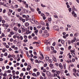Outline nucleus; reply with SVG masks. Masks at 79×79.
<instances>
[{
	"label": "nucleus",
	"mask_w": 79,
	"mask_h": 79,
	"mask_svg": "<svg viewBox=\"0 0 79 79\" xmlns=\"http://www.w3.org/2000/svg\"><path fill=\"white\" fill-rule=\"evenodd\" d=\"M37 76H39V75H40V72H37Z\"/></svg>",
	"instance_id": "nucleus-55"
},
{
	"label": "nucleus",
	"mask_w": 79,
	"mask_h": 79,
	"mask_svg": "<svg viewBox=\"0 0 79 79\" xmlns=\"http://www.w3.org/2000/svg\"><path fill=\"white\" fill-rule=\"evenodd\" d=\"M17 26L19 27H21V24L20 23H18Z\"/></svg>",
	"instance_id": "nucleus-57"
},
{
	"label": "nucleus",
	"mask_w": 79,
	"mask_h": 79,
	"mask_svg": "<svg viewBox=\"0 0 79 79\" xmlns=\"http://www.w3.org/2000/svg\"><path fill=\"white\" fill-rule=\"evenodd\" d=\"M11 72V70H8L7 71H5V73H10Z\"/></svg>",
	"instance_id": "nucleus-11"
},
{
	"label": "nucleus",
	"mask_w": 79,
	"mask_h": 79,
	"mask_svg": "<svg viewBox=\"0 0 79 79\" xmlns=\"http://www.w3.org/2000/svg\"><path fill=\"white\" fill-rule=\"evenodd\" d=\"M15 7L16 8H18V6L17 5H15Z\"/></svg>",
	"instance_id": "nucleus-42"
},
{
	"label": "nucleus",
	"mask_w": 79,
	"mask_h": 79,
	"mask_svg": "<svg viewBox=\"0 0 79 79\" xmlns=\"http://www.w3.org/2000/svg\"><path fill=\"white\" fill-rule=\"evenodd\" d=\"M16 35H17V38L18 39H20V40H23V36H20L19 37L20 35H18V33L16 34Z\"/></svg>",
	"instance_id": "nucleus-1"
},
{
	"label": "nucleus",
	"mask_w": 79,
	"mask_h": 79,
	"mask_svg": "<svg viewBox=\"0 0 79 79\" xmlns=\"http://www.w3.org/2000/svg\"><path fill=\"white\" fill-rule=\"evenodd\" d=\"M33 39L35 40H37V37H36V36L34 37L33 38Z\"/></svg>",
	"instance_id": "nucleus-43"
},
{
	"label": "nucleus",
	"mask_w": 79,
	"mask_h": 79,
	"mask_svg": "<svg viewBox=\"0 0 79 79\" xmlns=\"http://www.w3.org/2000/svg\"><path fill=\"white\" fill-rule=\"evenodd\" d=\"M70 53H69L68 54V55L69 56V58L71 59V58H72V56L71 55H70Z\"/></svg>",
	"instance_id": "nucleus-15"
},
{
	"label": "nucleus",
	"mask_w": 79,
	"mask_h": 79,
	"mask_svg": "<svg viewBox=\"0 0 79 79\" xmlns=\"http://www.w3.org/2000/svg\"><path fill=\"white\" fill-rule=\"evenodd\" d=\"M4 4V2L2 3V2H0V5H3Z\"/></svg>",
	"instance_id": "nucleus-52"
},
{
	"label": "nucleus",
	"mask_w": 79,
	"mask_h": 79,
	"mask_svg": "<svg viewBox=\"0 0 79 79\" xmlns=\"http://www.w3.org/2000/svg\"><path fill=\"white\" fill-rule=\"evenodd\" d=\"M22 22L23 23H24L25 22V19H22Z\"/></svg>",
	"instance_id": "nucleus-63"
},
{
	"label": "nucleus",
	"mask_w": 79,
	"mask_h": 79,
	"mask_svg": "<svg viewBox=\"0 0 79 79\" xmlns=\"http://www.w3.org/2000/svg\"><path fill=\"white\" fill-rule=\"evenodd\" d=\"M78 33H76L75 34V37H77V36L78 35Z\"/></svg>",
	"instance_id": "nucleus-44"
},
{
	"label": "nucleus",
	"mask_w": 79,
	"mask_h": 79,
	"mask_svg": "<svg viewBox=\"0 0 79 79\" xmlns=\"http://www.w3.org/2000/svg\"><path fill=\"white\" fill-rule=\"evenodd\" d=\"M16 17H17V18H19L20 17V16L19 15L16 14Z\"/></svg>",
	"instance_id": "nucleus-54"
},
{
	"label": "nucleus",
	"mask_w": 79,
	"mask_h": 79,
	"mask_svg": "<svg viewBox=\"0 0 79 79\" xmlns=\"http://www.w3.org/2000/svg\"><path fill=\"white\" fill-rule=\"evenodd\" d=\"M45 59L47 61H48V59H49V58L48 57L46 56V57Z\"/></svg>",
	"instance_id": "nucleus-25"
},
{
	"label": "nucleus",
	"mask_w": 79,
	"mask_h": 79,
	"mask_svg": "<svg viewBox=\"0 0 79 79\" xmlns=\"http://www.w3.org/2000/svg\"><path fill=\"white\" fill-rule=\"evenodd\" d=\"M21 11V9L20 8L18 9L17 11H18V12H20Z\"/></svg>",
	"instance_id": "nucleus-26"
},
{
	"label": "nucleus",
	"mask_w": 79,
	"mask_h": 79,
	"mask_svg": "<svg viewBox=\"0 0 79 79\" xmlns=\"http://www.w3.org/2000/svg\"><path fill=\"white\" fill-rule=\"evenodd\" d=\"M24 39H27V36L26 35H24Z\"/></svg>",
	"instance_id": "nucleus-56"
},
{
	"label": "nucleus",
	"mask_w": 79,
	"mask_h": 79,
	"mask_svg": "<svg viewBox=\"0 0 79 79\" xmlns=\"http://www.w3.org/2000/svg\"><path fill=\"white\" fill-rule=\"evenodd\" d=\"M4 6H6V7H8V3H6L4 5Z\"/></svg>",
	"instance_id": "nucleus-19"
},
{
	"label": "nucleus",
	"mask_w": 79,
	"mask_h": 79,
	"mask_svg": "<svg viewBox=\"0 0 79 79\" xmlns=\"http://www.w3.org/2000/svg\"><path fill=\"white\" fill-rule=\"evenodd\" d=\"M46 73L48 76H51V73L49 72V71H47Z\"/></svg>",
	"instance_id": "nucleus-8"
},
{
	"label": "nucleus",
	"mask_w": 79,
	"mask_h": 79,
	"mask_svg": "<svg viewBox=\"0 0 79 79\" xmlns=\"http://www.w3.org/2000/svg\"><path fill=\"white\" fill-rule=\"evenodd\" d=\"M10 34H11V35H13L14 34H15V33L13 31H11L10 32Z\"/></svg>",
	"instance_id": "nucleus-23"
},
{
	"label": "nucleus",
	"mask_w": 79,
	"mask_h": 79,
	"mask_svg": "<svg viewBox=\"0 0 79 79\" xmlns=\"http://www.w3.org/2000/svg\"><path fill=\"white\" fill-rule=\"evenodd\" d=\"M53 29L54 30H55V31L57 30H58V27L57 26H54L53 27Z\"/></svg>",
	"instance_id": "nucleus-6"
},
{
	"label": "nucleus",
	"mask_w": 79,
	"mask_h": 79,
	"mask_svg": "<svg viewBox=\"0 0 79 79\" xmlns=\"http://www.w3.org/2000/svg\"><path fill=\"white\" fill-rule=\"evenodd\" d=\"M24 42H25V43H26V42H27V40H26V39H25L24 40Z\"/></svg>",
	"instance_id": "nucleus-50"
},
{
	"label": "nucleus",
	"mask_w": 79,
	"mask_h": 79,
	"mask_svg": "<svg viewBox=\"0 0 79 79\" xmlns=\"http://www.w3.org/2000/svg\"><path fill=\"white\" fill-rule=\"evenodd\" d=\"M53 60L55 62H56V59L55 57H53Z\"/></svg>",
	"instance_id": "nucleus-17"
},
{
	"label": "nucleus",
	"mask_w": 79,
	"mask_h": 79,
	"mask_svg": "<svg viewBox=\"0 0 79 79\" xmlns=\"http://www.w3.org/2000/svg\"><path fill=\"white\" fill-rule=\"evenodd\" d=\"M40 44V42H35L33 43V44Z\"/></svg>",
	"instance_id": "nucleus-20"
},
{
	"label": "nucleus",
	"mask_w": 79,
	"mask_h": 79,
	"mask_svg": "<svg viewBox=\"0 0 79 79\" xmlns=\"http://www.w3.org/2000/svg\"><path fill=\"white\" fill-rule=\"evenodd\" d=\"M12 48H15V45H13L11 46Z\"/></svg>",
	"instance_id": "nucleus-41"
},
{
	"label": "nucleus",
	"mask_w": 79,
	"mask_h": 79,
	"mask_svg": "<svg viewBox=\"0 0 79 79\" xmlns=\"http://www.w3.org/2000/svg\"><path fill=\"white\" fill-rule=\"evenodd\" d=\"M13 29L15 31V32H18V28L16 27H14Z\"/></svg>",
	"instance_id": "nucleus-7"
},
{
	"label": "nucleus",
	"mask_w": 79,
	"mask_h": 79,
	"mask_svg": "<svg viewBox=\"0 0 79 79\" xmlns=\"http://www.w3.org/2000/svg\"><path fill=\"white\" fill-rule=\"evenodd\" d=\"M3 76H4V77H6L7 76V74L6 73H4L3 75Z\"/></svg>",
	"instance_id": "nucleus-38"
},
{
	"label": "nucleus",
	"mask_w": 79,
	"mask_h": 79,
	"mask_svg": "<svg viewBox=\"0 0 79 79\" xmlns=\"http://www.w3.org/2000/svg\"><path fill=\"white\" fill-rule=\"evenodd\" d=\"M40 60H44V56L43 55L42 57H40Z\"/></svg>",
	"instance_id": "nucleus-18"
},
{
	"label": "nucleus",
	"mask_w": 79,
	"mask_h": 79,
	"mask_svg": "<svg viewBox=\"0 0 79 79\" xmlns=\"http://www.w3.org/2000/svg\"><path fill=\"white\" fill-rule=\"evenodd\" d=\"M44 67H47V63H46V64H45L44 65Z\"/></svg>",
	"instance_id": "nucleus-35"
},
{
	"label": "nucleus",
	"mask_w": 79,
	"mask_h": 79,
	"mask_svg": "<svg viewBox=\"0 0 79 79\" xmlns=\"http://www.w3.org/2000/svg\"><path fill=\"white\" fill-rule=\"evenodd\" d=\"M48 62H49V63H52V61H53V60H51V59H49V60H48Z\"/></svg>",
	"instance_id": "nucleus-24"
},
{
	"label": "nucleus",
	"mask_w": 79,
	"mask_h": 79,
	"mask_svg": "<svg viewBox=\"0 0 79 79\" xmlns=\"http://www.w3.org/2000/svg\"><path fill=\"white\" fill-rule=\"evenodd\" d=\"M52 72L53 73H56V70H52Z\"/></svg>",
	"instance_id": "nucleus-29"
},
{
	"label": "nucleus",
	"mask_w": 79,
	"mask_h": 79,
	"mask_svg": "<svg viewBox=\"0 0 79 79\" xmlns=\"http://www.w3.org/2000/svg\"><path fill=\"white\" fill-rule=\"evenodd\" d=\"M2 23H3V24H4V23H5V21L4 20H2Z\"/></svg>",
	"instance_id": "nucleus-48"
},
{
	"label": "nucleus",
	"mask_w": 79,
	"mask_h": 79,
	"mask_svg": "<svg viewBox=\"0 0 79 79\" xmlns=\"http://www.w3.org/2000/svg\"><path fill=\"white\" fill-rule=\"evenodd\" d=\"M19 19L20 20V21H22V19H22V17H19Z\"/></svg>",
	"instance_id": "nucleus-60"
},
{
	"label": "nucleus",
	"mask_w": 79,
	"mask_h": 79,
	"mask_svg": "<svg viewBox=\"0 0 79 79\" xmlns=\"http://www.w3.org/2000/svg\"><path fill=\"white\" fill-rule=\"evenodd\" d=\"M41 6H42V7H45L46 6L45 5H43V4H41Z\"/></svg>",
	"instance_id": "nucleus-58"
},
{
	"label": "nucleus",
	"mask_w": 79,
	"mask_h": 79,
	"mask_svg": "<svg viewBox=\"0 0 79 79\" xmlns=\"http://www.w3.org/2000/svg\"><path fill=\"white\" fill-rule=\"evenodd\" d=\"M9 11L10 13H12V12H13V10H11V9H9Z\"/></svg>",
	"instance_id": "nucleus-59"
},
{
	"label": "nucleus",
	"mask_w": 79,
	"mask_h": 79,
	"mask_svg": "<svg viewBox=\"0 0 79 79\" xmlns=\"http://www.w3.org/2000/svg\"><path fill=\"white\" fill-rule=\"evenodd\" d=\"M5 69V66H3L2 67V70H4Z\"/></svg>",
	"instance_id": "nucleus-61"
},
{
	"label": "nucleus",
	"mask_w": 79,
	"mask_h": 79,
	"mask_svg": "<svg viewBox=\"0 0 79 79\" xmlns=\"http://www.w3.org/2000/svg\"><path fill=\"white\" fill-rule=\"evenodd\" d=\"M61 43H62V44H64V41L63 40H61Z\"/></svg>",
	"instance_id": "nucleus-51"
},
{
	"label": "nucleus",
	"mask_w": 79,
	"mask_h": 79,
	"mask_svg": "<svg viewBox=\"0 0 79 79\" xmlns=\"http://www.w3.org/2000/svg\"><path fill=\"white\" fill-rule=\"evenodd\" d=\"M27 56L28 58H29L30 57V56H29V54L28 53V52H27Z\"/></svg>",
	"instance_id": "nucleus-45"
},
{
	"label": "nucleus",
	"mask_w": 79,
	"mask_h": 79,
	"mask_svg": "<svg viewBox=\"0 0 79 79\" xmlns=\"http://www.w3.org/2000/svg\"><path fill=\"white\" fill-rule=\"evenodd\" d=\"M2 40L3 42L6 41V38H4L2 39Z\"/></svg>",
	"instance_id": "nucleus-32"
},
{
	"label": "nucleus",
	"mask_w": 79,
	"mask_h": 79,
	"mask_svg": "<svg viewBox=\"0 0 79 79\" xmlns=\"http://www.w3.org/2000/svg\"><path fill=\"white\" fill-rule=\"evenodd\" d=\"M22 29L23 32H25V31H26V28L25 27H22Z\"/></svg>",
	"instance_id": "nucleus-14"
},
{
	"label": "nucleus",
	"mask_w": 79,
	"mask_h": 79,
	"mask_svg": "<svg viewBox=\"0 0 79 79\" xmlns=\"http://www.w3.org/2000/svg\"><path fill=\"white\" fill-rule=\"evenodd\" d=\"M29 67H30V65H28V68L27 69V71H29V70H30V68H29Z\"/></svg>",
	"instance_id": "nucleus-30"
},
{
	"label": "nucleus",
	"mask_w": 79,
	"mask_h": 79,
	"mask_svg": "<svg viewBox=\"0 0 79 79\" xmlns=\"http://www.w3.org/2000/svg\"><path fill=\"white\" fill-rule=\"evenodd\" d=\"M6 37V36L5 35V33H2L1 35H0V39H2L3 37Z\"/></svg>",
	"instance_id": "nucleus-4"
},
{
	"label": "nucleus",
	"mask_w": 79,
	"mask_h": 79,
	"mask_svg": "<svg viewBox=\"0 0 79 79\" xmlns=\"http://www.w3.org/2000/svg\"><path fill=\"white\" fill-rule=\"evenodd\" d=\"M73 70L74 72L75 73H76V72H77V70H76L75 69H73Z\"/></svg>",
	"instance_id": "nucleus-46"
},
{
	"label": "nucleus",
	"mask_w": 79,
	"mask_h": 79,
	"mask_svg": "<svg viewBox=\"0 0 79 79\" xmlns=\"http://www.w3.org/2000/svg\"><path fill=\"white\" fill-rule=\"evenodd\" d=\"M42 29L43 30H45V27H43L42 28Z\"/></svg>",
	"instance_id": "nucleus-53"
},
{
	"label": "nucleus",
	"mask_w": 79,
	"mask_h": 79,
	"mask_svg": "<svg viewBox=\"0 0 79 79\" xmlns=\"http://www.w3.org/2000/svg\"><path fill=\"white\" fill-rule=\"evenodd\" d=\"M35 63H40L41 62H42V61H40V60L39 61V60H35Z\"/></svg>",
	"instance_id": "nucleus-12"
},
{
	"label": "nucleus",
	"mask_w": 79,
	"mask_h": 79,
	"mask_svg": "<svg viewBox=\"0 0 79 79\" xmlns=\"http://www.w3.org/2000/svg\"><path fill=\"white\" fill-rule=\"evenodd\" d=\"M49 66L52 69L54 68V66H53V64H50Z\"/></svg>",
	"instance_id": "nucleus-10"
},
{
	"label": "nucleus",
	"mask_w": 79,
	"mask_h": 79,
	"mask_svg": "<svg viewBox=\"0 0 79 79\" xmlns=\"http://www.w3.org/2000/svg\"><path fill=\"white\" fill-rule=\"evenodd\" d=\"M23 74L22 73L20 74V77H23Z\"/></svg>",
	"instance_id": "nucleus-49"
},
{
	"label": "nucleus",
	"mask_w": 79,
	"mask_h": 79,
	"mask_svg": "<svg viewBox=\"0 0 79 79\" xmlns=\"http://www.w3.org/2000/svg\"><path fill=\"white\" fill-rule=\"evenodd\" d=\"M15 23H11V26L12 27H13V26H15Z\"/></svg>",
	"instance_id": "nucleus-22"
},
{
	"label": "nucleus",
	"mask_w": 79,
	"mask_h": 79,
	"mask_svg": "<svg viewBox=\"0 0 79 79\" xmlns=\"http://www.w3.org/2000/svg\"><path fill=\"white\" fill-rule=\"evenodd\" d=\"M33 71L34 72H36V71H37V69L36 68H35L33 69Z\"/></svg>",
	"instance_id": "nucleus-33"
},
{
	"label": "nucleus",
	"mask_w": 79,
	"mask_h": 79,
	"mask_svg": "<svg viewBox=\"0 0 79 79\" xmlns=\"http://www.w3.org/2000/svg\"><path fill=\"white\" fill-rule=\"evenodd\" d=\"M4 55L5 56H6L8 55V54L6 52H5Z\"/></svg>",
	"instance_id": "nucleus-40"
},
{
	"label": "nucleus",
	"mask_w": 79,
	"mask_h": 79,
	"mask_svg": "<svg viewBox=\"0 0 79 79\" xmlns=\"http://www.w3.org/2000/svg\"><path fill=\"white\" fill-rule=\"evenodd\" d=\"M14 40L13 38H10V42H13Z\"/></svg>",
	"instance_id": "nucleus-36"
},
{
	"label": "nucleus",
	"mask_w": 79,
	"mask_h": 79,
	"mask_svg": "<svg viewBox=\"0 0 79 79\" xmlns=\"http://www.w3.org/2000/svg\"><path fill=\"white\" fill-rule=\"evenodd\" d=\"M42 35L44 37H47L49 36V33H44L42 34Z\"/></svg>",
	"instance_id": "nucleus-2"
},
{
	"label": "nucleus",
	"mask_w": 79,
	"mask_h": 79,
	"mask_svg": "<svg viewBox=\"0 0 79 79\" xmlns=\"http://www.w3.org/2000/svg\"><path fill=\"white\" fill-rule=\"evenodd\" d=\"M29 18V15H27L26 16V19H28Z\"/></svg>",
	"instance_id": "nucleus-64"
},
{
	"label": "nucleus",
	"mask_w": 79,
	"mask_h": 79,
	"mask_svg": "<svg viewBox=\"0 0 79 79\" xmlns=\"http://www.w3.org/2000/svg\"><path fill=\"white\" fill-rule=\"evenodd\" d=\"M2 44L3 45H4V46H6V43H3Z\"/></svg>",
	"instance_id": "nucleus-47"
},
{
	"label": "nucleus",
	"mask_w": 79,
	"mask_h": 79,
	"mask_svg": "<svg viewBox=\"0 0 79 79\" xmlns=\"http://www.w3.org/2000/svg\"><path fill=\"white\" fill-rule=\"evenodd\" d=\"M25 7L26 8H28V4H25Z\"/></svg>",
	"instance_id": "nucleus-62"
},
{
	"label": "nucleus",
	"mask_w": 79,
	"mask_h": 79,
	"mask_svg": "<svg viewBox=\"0 0 79 79\" xmlns=\"http://www.w3.org/2000/svg\"><path fill=\"white\" fill-rule=\"evenodd\" d=\"M36 21L35 20H34L33 19H31V23H32L33 24H34V23H35V22H36Z\"/></svg>",
	"instance_id": "nucleus-13"
},
{
	"label": "nucleus",
	"mask_w": 79,
	"mask_h": 79,
	"mask_svg": "<svg viewBox=\"0 0 79 79\" xmlns=\"http://www.w3.org/2000/svg\"><path fill=\"white\" fill-rule=\"evenodd\" d=\"M59 67L61 69H63V67L62 66L61 64H59Z\"/></svg>",
	"instance_id": "nucleus-28"
},
{
	"label": "nucleus",
	"mask_w": 79,
	"mask_h": 79,
	"mask_svg": "<svg viewBox=\"0 0 79 79\" xmlns=\"http://www.w3.org/2000/svg\"><path fill=\"white\" fill-rule=\"evenodd\" d=\"M18 32L19 33H21V29H19Z\"/></svg>",
	"instance_id": "nucleus-34"
},
{
	"label": "nucleus",
	"mask_w": 79,
	"mask_h": 79,
	"mask_svg": "<svg viewBox=\"0 0 79 79\" xmlns=\"http://www.w3.org/2000/svg\"><path fill=\"white\" fill-rule=\"evenodd\" d=\"M11 57H12V56L11 55L9 54L8 56V58H10Z\"/></svg>",
	"instance_id": "nucleus-37"
},
{
	"label": "nucleus",
	"mask_w": 79,
	"mask_h": 79,
	"mask_svg": "<svg viewBox=\"0 0 79 79\" xmlns=\"http://www.w3.org/2000/svg\"><path fill=\"white\" fill-rule=\"evenodd\" d=\"M72 14L73 16L75 17V18H76V17H77V15H76V14L75 13V12H74L73 11H72Z\"/></svg>",
	"instance_id": "nucleus-5"
},
{
	"label": "nucleus",
	"mask_w": 79,
	"mask_h": 79,
	"mask_svg": "<svg viewBox=\"0 0 79 79\" xmlns=\"http://www.w3.org/2000/svg\"><path fill=\"white\" fill-rule=\"evenodd\" d=\"M32 75L33 76H36V74L35 73H33Z\"/></svg>",
	"instance_id": "nucleus-39"
},
{
	"label": "nucleus",
	"mask_w": 79,
	"mask_h": 79,
	"mask_svg": "<svg viewBox=\"0 0 79 79\" xmlns=\"http://www.w3.org/2000/svg\"><path fill=\"white\" fill-rule=\"evenodd\" d=\"M25 25V26H29V23H26Z\"/></svg>",
	"instance_id": "nucleus-31"
},
{
	"label": "nucleus",
	"mask_w": 79,
	"mask_h": 79,
	"mask_svg": "<svg viewBox=\"0 0 79 79\" xmlns=\"http://www.w3.org/2000/svg\"><path fill=\"white\" fill-rule=\"evenodd\" d=\"M27 29H28V31L27 32V34H29L30 33V31H29L30 27H27Z\"/></svg>",
	"instance_id": "nucleus-9"
},
{
	"label": "nucleus",
	"mask_w": 79,
	"mask_h": 79,
	"mask_svg": "<svg viewBox=\"0 0 79 79\" xmlns=\"http://www.w3.org/2000/svg\"><path fill=\"white\" fill-rule=\"evenodd\" d=\"M76 38L75 37L73 39V40L72 41V43H73V42H75V41H76Z\"/></svg>",
	"instance_id": "nucleus-16"
},
{
	"label": "nucleus",
	"mask_w": 79,
	"mask_h": 79,
	"mask_svg": "<svg viewBox=\"0 0 79 79\" xmlns=\"http://www.w3.org/2000/svg\"><path fill=\"white\" fill-rule=\"evenodd\" d=\"M15 70H12V73H13V75H15Z\"/></svg>",
	"instance_id": "nucleus-27"
},
{
	"label": "nucleus",
	"mask_w": 79,
	"mask_h": 79,
	"mask_svg": "<svg viewBox=\"0 0 79 79\" xmlns=\"http://www.w3.org/2000/svg\"><path fill=\"white\" fill-rule=\"evenodd\" d=\"M11 31V30L10 28H8L6 30V31L8 32H10Z\"/></svg>",
	"instance_id": "nucleus-21"
},
{
	"label": "nucleus",
	"mask_w": 79,
	"mask_h": 79,
	"mask_svg": "<svg viewBox=\"0 0 79 79\" xmlns=\"http://www.w3.org/2000/svg\"><path fill=\"white\" fill-rule=\"evenodd\" d=\"M51 42L52 41H51V39H49L46 40V41L45 42V43L46 45H48V44H49L50 45V43H51Z\"/></svg>",
	"instance_id": "nucleus-3"
}]
</instances>
